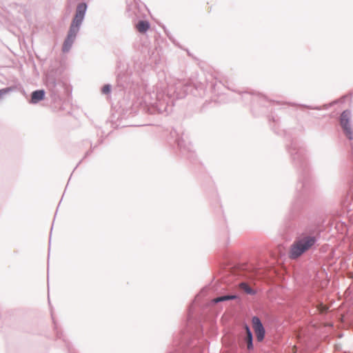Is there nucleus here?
I'll return each mask as SVG.
<instances>
[{"mask_svg": "<svg viewBox=\"0 0 353 353\" xmlns=\"http://www.w3.org/2000/svg\"><path fill=\"white\" fill-rule=\"evenodd\" d=\"M86 10V5L85 3H81L78 5L77 8L76 14L72 21V23L77 25H80L84 17V14Z\"/></svg>", "mask_w": 353, "mask_h": 353, "instance_id": "obj_4", "label": "nucleus"}, {"mask_svg": "<svg viewBox=\"0 0 353 353\" xmlns=\"http://www.w3.org/2000/svg\"><path fill=\"white\" fill-rule=\"evenodd\" d=\"M79 26L80 25L72 23L68 36L74 39L79 31Z\"/></svg>", "mask_w": 353, "mask_h": 353, "instance_id": "obj_8", "label": "nucleus"}, {"mask_svg": "<svg viewBox=\"0 0 353 353\" xmlns=\"http://www.w3.org/2000/svg\"><path fill=\"white\" fill-rule=\"evenodd\" d=\"M245 332H246V336L245 338V341L247 343V348L248 350H252L253 348L252 334V332H251L250 328L248 327V326L245 325Z\"/></svg>", "mask_w": 353, "mask_h": 353, "instance_id": "obj_7", "label": "nucleus"}, {"mask_svg": "<svg viewBox=\"0 0 353 353\" xmlns=\"http://www.w3.org/2000/svg\"><path fill=\"white\" fill-rule=\"evenodd\" d=\"M318 310L319 311L321 312V313H324V312H326L328 310V307L326 306V305H324L323 304H320L319 306H318Z\"/></svg>", "mask_w": 353, "mask_h": 353, "instance_id": "obj_12", "label": "nucleus"}, {"mask_svg": "<svg viewBox=\"0 0 353 353\" xmlns=\"http://www.w3.org/2000/svg\"><path fill=\"white\" fill-rule=\"evenodd\" d=\"M235 298H236V296H233V295L222 296L214 299L213 300V301L214 303H218V302H221V301L234 299Z\"/></svg>", "mask_w": 353, "mask_h": 353, "instance_id": "obj_10", "label": "nucleus"}, {"mask_svg": "<svg viewBox=\"0 0 353 353\" xmlns=\"http://www.w3.org/2000/svg\"><path fill=\"white\" fill-rule=\"evenodd\" d=\"M74 38H72L69 36L67 37V39H65L64 43H63V50L64 52H67L69 50V49L70 48L73 41H74Z\"/></svg>", "mask_w": 353, "mask_h": 353, "instance_id": "obj_9", "label": "nucleus"}, {"mask_svg": "<svg viewBox=\"0 0 353 353\" xmlns=\"http://www.w3.org/2000/svg\"><path fill=\"white\" fill-rule=\"evenodd\" d=\"M315 239L313 237H305L294 243L290 250V256L292 259H296L304 252L314 245Z\"/></svg>", "mask_w": 353, "mask_h": 353, "instance_id": "obj_1", "label": "nucleus"}, {"mask_svg": "<svg viewBox=\"0 0 353 353\" xmlns=\"http://www.w3.org/2000/svg\"><path fill=\"white\" fill-rule=\"evenodd\" d=\"M252 324L257 340L262 341L265 336V330L260 319L256 316L253 317Z\"/></svg>", "mask_w": 353, "mask_h": 353, "instance_id": "obj_3", "label": "nucleus"}, {"mask_svg": "<svg viewBox=\"0 0 353 353\" xmlns=\"http://www.w3.org/2000/svg\"><path fill=\"white\" fill-rule=\"evenodd\" d=\"M239 286L241 290H244L248 294L252 293V289L245 283H241Z\"/></svg>", "mask_w": 353, "mask_h": 353, "instance_id": "obj_11", "label": "nucleus"}, {"mask_svg": "<svg viewBox=\"0 0 353 353\" xmlns=\"http://www.w3.org/2000/svg\"><path fill=\"white\" fill-rule=\"evenodd\" d=\"M350 112L344 111L341 116V125L346 134V136L351 139L352 138V131L349 123Z\"/></svg>", "mask_w": 353, "mask_h": 353, "instance_id": "obj_2", "label": "nucleus"}, {"mask_svg": "<svg viewBox=\"0 0 353 353\" xmlns=\"http://www.w3.org/2000/svg\"><path fill=\"white\" fill-rule=\"evenodd\" d=\"M136 28L140 33H145L150 29V23L147 21H139L136 25Z\"/></svg>", "mask_w": 353, "mask_h": 353, "instance_id": "obj_6", "label": "nucleus"}, {"mask_svg": "<svg viewBox=\"0 0 353 353\" xmlns=\"http://www.w3.org/2000/svg\"><path fill=\"white\" fill-rule=\"evenodd\" d=\"M45 92L43 90H36L32 93L31 102L37 103L44 99Z\"/></svg>", "mask_w": 353, "mask_h": 353, "instance_id": "obj_5", "label": "nucleus"}, {"mask_svg": "<svg viewBox=\"0 0 353 353\" xmlns=\"http://www.w3.org/2000/svg\"><path fill=\"white\" fill-rule=\"evenodd\" d=\"M8 91V89H2V90H0V98H1L3 97V94H5L6 93H7Z\"/></svg>", "mask_w": 353, "mask_h": 353, "instance_id": "obj_14", "label": "nucleus"}, {"mask_svg": "<svg viewBox=\"0 0 353 353\" xmlns=\"http://www.w3.org/2000/svg\"><path fill=\"white\" fill-rule=\"evenodd\" d=\"M110 92V86L109 85H105L102 88V92L104 94H108Z\"/></svg>", "mask_w": 353, "mask_h": 353, "instance_id": "obj_13", "label": "nucleus"}]
</instances>
